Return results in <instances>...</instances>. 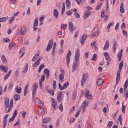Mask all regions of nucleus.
Returning a JSON list of instances; mask_svg holds the SVG:
<instances>
[{"mask_svg": "<svg viewBox=\"0 0 128 128\" xmlns=\"http://www.w3.org/2000/svg\"><path fill=\"white\" fill-rule=\"evenodd\" d=\"M4 107L6 112H10V110H12V108H14V100L12 99H11L10 103V99L8 98H5Z\"/></svg>", "mask_w": 128, "mask_h": 128, "instance_id": "1", "label": "nucleus"}, {"mask_svg": "<svg viewBox=\"0 0 128 128\" xmlns=\"http://www.w3.org/2000/svg\"><path fill=\"white\" fill-rule=\"evenodd\" d=\"M124 66V62H121L120 63L118 70L116 72V84H118V82L120 80V72L122 68Z\"/></svg>", "mask_w": 128, "mask_h": 128, "instance_id": "2", "label": "nucleus"}, {"mask_svg": "<svg viewBox=\"0 0 128 128\" xmlns=\"http://www.w3.org/2000/svg\"><path fill=\"white\" fill-rule=\"evenodd\" d=\"M38 89V86H36V84H34L32 86V98L34 100V96L36 94V90Z\"/></svg>", "mask_w": 128, "mask_h": 128, "instance_id": "3", "label": "nucleus"}, {"mask_svg": "<svg viewBox=\"0 0 128 128\" xmlns=\"http://www.w3.org/2000/svg\"><path fill=\"white\" fill-rule=\"evenodd\" d=\"M48 118H45L42 120V126L44 128H48V125L46 124H48Z\"/></svg>", "mask_w": 128, "mask_h": 128, "instance_id": "4", "label": "nucleus"}, {"mask_svg": "<svg viewBox=\"0 0 128 128\" xmlns=\"http://www.w3.org/2000/svg\"><path fill=\"white\" fill-rule=\"evenodd\" d=\"M72 56V52L70 50H68V52L66 56V64L68 66V64H70V56Z\"/></svg>", "mask_w": 128, "mask_h": 128, "instance_id": "5", "label": "nucleus"}, {"mask_svg": "<svg viewBox=\"0 0 128 128\" xmlns=\"http://www.w3.org/2000/svg\"><path fill=\"white\" fill-rule=\"evenodd\" d=\"M45 78L46 76L44 75H42L40 80H39V86L40 90H42L44 88V87L42 86V82L44 81Z\"/></svg>", "mask_w": 128, "mask_h": 128, "instance_id": "6", "label": "nucleus"}, {"mask_svg": "<svg viewBox=\"0 0 128 128\" xmlns=\"http://www.w3.org/2000/svg\"><path fill=\"white\" fill-rule=\"evenodd\" d=\"M85 98H88L89 100H92V95L90 94V90H86Z\"/></svg>", "mask_w": 128, "mask_h": 128, "instance_id": "7", "label": "nucleus"}, {"mask_svg": "<svg viewBox=\"0 0 128 128\" xmlns=\"http://www.w3.org/2000/svg\"><path fill=\"white\" fill-rule=\"evenodd\" d=\"M68 30L70 32H71L72 34V32H74V30H76L74 27V24H72V22H70L68 24Z\"/></svg>", "mask_w": 128, "mask_h": 128, "instance_id": "8", "label": "nucleus"}, {"mask_svg": "<svg viewBox=\"0 0 128 128\" xmlns=\"http://www.w3.org/2000/svg\"><path fill=\"white\" fill-rule=\"evenodd\" d=\"M38 18H36L34 19V30H38Z\"/></svg>", "mask_w": 128, "mask_h": 128, "instance_id": "9", "label": "nucleus"}, {"mask_svg": "<svg viewBox=\"0 0 128 128\" xmlns=\"http://www.w3.org/2000/svg\"><path fill=\"white\" fill-rule=\"evenodd\" d=\"M88 80V76H86L85 74H82V78L81 80V83H82V86H84V84L86 82V80Z\"/></svg>", "mask_w": 128, "mask_h": 128, "instance_id": "10", "label": "nucleus"}, {"mask_svg": "<svg viewBox=\"0 0 128 128\" xmlns=\"http://www.w3.org/2000/svg\"><path fill=\"white\" fill-rule=\"evenodd\" d=\"M80 58V49L77 48L75 54V61L78 62Z\"/></svg>", "mask_w": 128, "mask_h": 128, "instance_id": "11", "label": "nucleus"}, {"mask_svg": "<svg viewBox=\"0 0 128 128\" xmlns=\"http://www.w3.org/2000/svg\"><path fill=\"white\" fill-rule=\"evenodd\" d=\"M52 100V107L54 110H56V108H58V103L56 102V100H54V98H51Z\"/></svg>", "mask_w": 128, "mask_h": 128, "instance_id": "12", "label": "nucleus"}, {"mask_svg": "<svg viewBox=\"0 0 128 128\" xmlns=\"http://www.w3.org/2000/svg\"><path fill=\"white\" fill-rule=\"evenodd\" d=\"M86 38H88V36H86V35L84 34L82 36V40H80L81 44H82V46L84 44V42H86Z\"/></svg>", "mask_w": 128, "mask_h": 128, "instance_id": "13", "label": "nucleus"}, {"mask_svg": "<svg viewBox=\"0 0 128 128\" xmlns=\"http://www.w3.org/2000/svg\"><path fill=\"white\" fill-rule=\"evenodd\" d=\"M104 56H105V58L107 62H110V54L108 53L105 52L104 54Z\"/></svg>", "mask_w": 128, "mask_h": 128, "instance_id": "14", "label": "nucleus"}, {"mask_svg": "<svg viewBox=\"0 0 128 128\" xmlns=\"http://www.w3.org/2000/svg\"><path fill=\"white\" fill-rule=\"evenodd\" d=\"M90 16V10H86L84 14V20H86V18H88V17Z\"/></svg>", "mask_w": 128, "mask_h": 128, "instance_id": "15", "label": "nucleus"}, {"mask_svg": "<svg viewBox=\"0 0 128 128\" xmlns=\"http://www.w3.org/2000/svg\"><path fill=\"white\" fill-rule=\"evenodd\" d=\"M62 92H59L58 94L57 100L58 102H62Z\"/></svg>", "mask_w": 128, "mask_h": 128, "instance_id": "16", "label": "nucleus"}, {"mask_svg": "<svg viewBox=\"0 0 128 128\" xmlns=\"http://www.w3.org/2000/svg\"><path fill=\"white\" fill-rule=\"evenodd\" d=\"M109 46H110V41H108V40H107L103 48L104 50H108Z\"/></svg>", "mask_w": 128, "mask_h": 128, "instance_id": "17", "label": "nucleus"}, {"mask_svg": "<svg viewBox=\"0 0 128 128\" xmlns=\"http://www.w3.org/2000/svg\"><path fill=\"white\" fill-rule=\"evenodd\" d=\"M54 16L56 18H58V11L56 9L54 10Z\"/></svg>", "mask_w": 128, "mask_h": 128, "instance_id": "18", "label": "nucleus"}, {"mask_svg": "<svg viewBox=\"0 0 128 128\" xmlns=\"http://www.w3.org/2000/svg\"><path fill=\"white\" fill-rule=\"evenodd\" d=\"M78 68V64L77 62L74 63L72 66V72H74V70H76Z\"/></svg>", "mask_w": 128, "mask_h": 128, "instance_id": "19", "label": "nucleus"}, {"mask_svg": "<svg viewBox=\"0 0 128 128\" xmlns=\"http://www.w3.org/2000/svg\"><path fill=\"white\" fill-rule=\"evenodd\" d=\"M25 32H26V27L23 26L22 28L20 30V34H24Z\"/></svg>", "mask_w": 128, "mask_h": 128, "instance_id": "20", "label": "nucleus"}, {"mask_svg": "<svg viewBox=\"0 0 128 128\" xmlns=\"http://www.w3.org/2000/svg\"><path fill=\"white\" fill-rule=\"evenodd\" d=\"M40 52H37L32 59V62H35V60L38 58V56H40Z\"/></svg>", "mask_w": 128, "mask_h": 128, "instance_id": "21", "label": "nucleus"}, {"mask_svg": "<svg viewBox=\"0 0 128 128\" xmlns=\"http://www.w3.org/2000/svg\"><path fill=\"white\" fill-rule=\"evenodd\" d=\"M30 86V84H28L26 86L24 89V96H26V94H28V88Z\"/></svg>", "mask_w": 128, "mask_h": 128, "instance_id": "22", "label": "nucleus"}, {"mask_svg": "<svg viewBox=\"0 0 128 128\" xmlns=\"http://www.w3.org/2000/svg\"><path fill=\"white\" fill-rule=\"evenodd\" d=\"M102 84H104V80L100 78L97 82V85L98 86H100Z\"/></svg>", "mask_w": 128, "mask_h": 128, "instance_id": "23", "label": "nucleus"}, {"mask_svg": "<svg viewBox=\"0 0 128 128\" xmlns=\"http://www.w3.org/2000/svg\"><path fill=\"white\" fill-rule=\"evenodd\" d=\"M44 68H45L44 64H41L39 66L38 72L40 74V72H42V70H44Z\"/></svg>", "mask_w": 128, "mask_h": 128, "instance_id": "24", "label": "nucleus"}, {"mask_svg": "<svg viewBox=\"0 0 128 128\" xmlns=\"http://www.w3.org/2000/svg\"><path fill=\"white\" fill-rule=\"evenodd\" d=\"M88 106V101L85 100L82 104V108H86Z\"/></svg>", "mask_w": 128, "mask_h": 128, "instance_id": "25", "label": "nucleus"}, {"mask_svg": "<svg viewBox=\"0 0 128 128\" xmlns=\"http://www.w3.org/2000/svg\"><path fill=\"white\" fill-rule=\"evenodd\" d=\"M15 92L16 94H20L22 92V88H18V86H16L15 88Z\"/></svg>", "mask_w": 128, "mask_h": 128, "instance_id": "26", "label": "nucleus"}, {"mask_svg": "<svg viewBox=\"0 0 128 128\" xmlns=\"http://www.w3.org/2000/svg\"><path fill=\"white\" fill-rule=\"evenodd\" d=\"M120 12L121 14H124V3H122L120 6Z\"/></svg>", "mask_w": 128, "mask_h": 128, "instance_id": "27", "label": "nucleus"}, {"mask_svg": "<svg viewBox=\"0 0 128 128\" xmlns=\"http://www.w3.org/2000/svg\"><path fill=\"white\" fill-rule=\"evenodd\" d=\"M8 20V17H2L0 18V22H4Z\"/></svg>", "mask_w": 128, "mask_h": 128, "instance_id": "28", "label": "nucleus"}, {"mask_svg": "<svg viewBox=\"0 0 128 128\" xmlns=\"http://www.w3.org/2000/svg\"><path fill=\"white\" fill-rule=\"evenodd\" d=\"M10 74H12V70H10L8 74L5 76L4 78V80H8V78H10Z\"/></svg>", "mask_w": 128, "mask_h": 128, "instance_id": "29", "label": "nucleus"}, {"mask_svg": "<svg viewBox=\"0 0 128 128\" xmlns=\"http://www.w3.org/2000/svg\"><path fill=\"white\" fill-rule=\"evenodd\" d=\"M54 44V40H50L49 42L48 43V49L50 50L52 48V45Z\"/></svg>", "mask_w": 128, "mask_h": 128, "instance_id": "30", "label": "nucleus"}, {"mask_svg": "<svg viewBox=\"0 0 128 128\" xmlns=\"http://www.w3.org/2000/svg\"><path fill=\"white\" fill-rule=\"evenodd\" d=\"M44 74L47 76V78H48V68H44Z\"/></svg>", "mask_w": 128, "mask_h": 128, "instance_id": "31", "label": "nucleus"}, {"mask_svg": "<svg viewBox=\"0 0 128 128\" xmlns=\"http://www.w3.org/2000/svg\"><path fill=\"white\" fill-rule=\"evenodd\" d=\"M118 62H120L122 60V52H119L118 54Z\"/></svg>", "mask_w": 128, "mask_h": 128, "instance_id": "32", "label": "nucleus"}, {"mask_svg": "<svg viewBox=\"0 0 128 128\" xmlns=\"http://www.w3.org/2000/svg\"><path fill=\"white\" fill-rule=\"evenodd\" d=\"M56 42H54L52 48V54H54L56 52Z\"/></svg>", "mask_w": 128, "mask_h": 128, "instance_id": "33", "label": "nucleus"}, {"mask_svg": "<svg viewBox=\"0 0 128 128\" xmlns=\"http://www.w3.org/2000/svg\"><path fill=\"white\" fill-rule=\"evenodd\" d=\"M0 68L4 72H8V68H6L4 66L2 65L0 66Z\"/></svg>", "mask_w": 128, "mask_h": 128, "instance_id": "34", "label": "nucleus"}, {"mask_svg": "<svg viewBox=\"0 0 128 128\" xmlns=\"http://www.w3.org/2000/svg\"><path fill=\"white\" fill-rule=\"evenodd\" d=\"M62 14H64V12H66V4H64V2L63 3L62 5Z\"/></svg>", "mask_w": 128, "mask_h": 128, "instance_id": "35", "label": "nucleus"}, {"mask_svg": "<svg viewBox=\"0 0 128 128\" xmlns=\"http://www.w3.org/2000/svg\"><path fill=\"white\" fill-rule=\"evenodd\" d=\"M68 86H70V82H66L64 83L63 85V90H66V88Z\"/></svg>", "mask_w": 128, "mask_h": 128, "instance_id": "36", "label": "nucleus"}, {"mask_svg": "<svg viewBox=\"0 0 128 128\" xmlns=\"http://www.w3.org/2000/svg\"><path fill=\"white\" fill-rule=\"evenodd\" d=\"M20 98V96L18 94L14 96V100H18Z\"/></svg>", "mask_w": 128, "mask_h": 128, "instance_id": "37", "label": "nucleus"}, {"mask_svg": "<svg viewBox=\"0 0 128 128\" xmlns=\"http://www.w3.org/2000/svg\"><path fill=\"white\" fill-rule=\"evenodd\" d=\"M2 62H4V64H6V56H4V55H2Z\"/></svg>", "mask_w": 128, "mask_h": 128, "instance_id": "38", "label": "nucleus"}, {"mask_svg": "<svg viewBox=\"0 0 128 128\" xmlns=\"http://www.w3.org/2000/svg\"><path fill=\"white\" fill-rule=\"evenodd\" d=\"M59 110L60 112L64 111V106H62V102L59 105Z\"/></svg>", "mask_w": 128, "mask_h": 128, "instance_id": "39", "label": "nucleus"}, {"mask_svg": "<svg viewBox=\"0 0 128 128\" xmlns=\"http://www.w3.org/2000/svg\"><path fill=\"white\" fill-rule=\"evenodd\" d=\"M6 118H4L3 121V128H6Z\"/></svg>", "mask_w": 128, "mask_h": 128, "instance_id": "40", "label": "nucleus"}, {"mask_svg": "<svg viewBox=\"0 0 128 128\" xmlns=\"http://www.w3.org/2000/svg\"><path fill=\"white\" fill-rule=\"evenodd\" d=\"M102 5V4L100 3L98 4V5L96 6V10H98L100 8V6Z\"/></svg>", "mask_w": 128, "mask_h": 128, "instance_id": "41", "label": "nucleus"}, {"mask_svg": "<svg viewBox=\"0 0 128 128\" xmlns=\"http://www.w3.org/2000/svg\"><path fill=\"white\" fill-rule=\"evenodd\" d=\"M97 57H98V55H96V54H94L92 58V60H94V62H96V60Z\"/></svg>", "mask_w": 128, "mask_h": 128, "instance_id": "42", "label": "nucleus"}, {"mask_svg": "<svg viewBox=\"0 0 128 128\" xmlns=\"http://www.w3.org/2000/svg\"><path fill=\"white\" fill-rule=\"evenodd\" d=\"M48 92L50 94H51V96H54V90H49Z\"/></svg>", "mask_w": 128, "mask_h": 128, "instance_id": "43", "label": "nucleus"}, {"mask_svg": "<svg viewBox=\"0 0 128 128\" xmlns=\"http://www.w3.org/2000/svg\"><path fill=\"white\" fill-rule=\"evenodd\" d=\"M114 26V22H110L108 25L107 26V30H110V26Z\"/></svg>", "mask_w": 128, "mask_h": 128, "instance_id": "44", "label": "nucleus"}, {"mask_svg": "<svg viewBox=\"0 0 128 128\" xmlns=\"http://www.w3.org/2000/svg\"><path fill=\"white\" fill-rule=\"evenodd\" d=\"M116 42H114L113 46V50L114 52H116Z\"/></svg>", "mask_w": 128, "mask_h": 128, "instance_id": "45", "label": "nucleus"}, {"mask_svg": "<svg viewBox=\"0 0 128 128\" xmlns=\"http://www.w3.org/2000/svg\"><path fill=\"white\" fill-rule=\"evenodd\" d=\"M38 64H40L38 61H36L33 64V66L34 68H36V66H38Z\"/></svg>", "mask_w": 128, "mask_h": 128, "instance_id": "46", "label": "nucleus"}, {"mask_svg": "<svg viewBox=\"0 0 128 128\" xmlns=\"http://www.w3.org/2000/svg\"><path fill=\"white\" fill-rule=\"evenodd\" d=\"M66 4L68 8H70V0H66Z\"/></svg>", "mask_w": 128, "mask_h": 128, "instance_id": "47", "label": "nucleus"}, {"mask_svg": "<svg viewBox=\"0 0 128 128\" xmlns=\"http://www.w3.org/2000/svg\"><path fill=\"white\" fill-rule=\"evenodd\" d=\"M112 124H113L112 121H110L108 123V127L109 128H112Z\"/></svg>", "mask_w": 128, "mask_h": 128, "instance_id": "48", "label": "nucleus"}, {"mask_svg": "<svg viewBox=\"0 0 128 128\" xmlns=\"http://www.w3.org/2000/svg\"><path fill=\"white\" fill-rule=\"evenodd\" d=\"M59 78L60 80H64V74H61L60 76H59Z\"/></svg>", "mask_w": 128, "mask_h": 128, "instance_id": "49", "label": "nucleus"}, {"mask_svg": "<svg viewBox=\"0 0 128 128\" xmlns=\"http://www.w3.org/2000/svg\"><path fill=\"white\" fill-rule=\"evenodd\" d=\"M76 92L74 91L73 92L72 98V100H76Z\"/></svg>", "mask_w": 128, "mask_h": 128, "instance_id": "50", "label": "nucleus"}, {"mask_svg": "<svg viewBox=\"0 0 128 128\" xmlns=\"http://www.w3.org/2000/svg\"><path fill=\"white\" fill-rule=\"evenodd\" d=\"M126 106L124 105H123L122 106V112H123V114H124V112H126Z\"/></svg>", "mask_w": 128, "mask_h": 128, "instance_id": "51", "label": "nucleus"}, {"mask_svg": "<svg viewBox=\"0 0 128 128\" xmlns=\"http://www.w3.org/2000/svg\"><path fill=\"white\" fill-rule=\"evenodd\" d=\"M28 64H27V65L25 68V70H22V72H24V74H26V72H28Z\"/></svg>", "mask_w": 128, "mask_h": 128, "instance_id": "52", "label": "nucleus"}, {"mask_svg": "<svg viewBox=\"0 0 128 128\" xmlns=\"http://www.w3.org/2000/svg\"><path fill=\"white\" fill-rule=\"evenodd\" d=\"M14 118H16V117L12 116L8 120V122H14Z\"/></svg>", "mask_w": 128, "mask_h": 128, "instance_id": "53", "label": "nucleus"}, {"mask_svg": "<svg viewBox=\"0 0 128 128\" xmlns=\"http://www.w3.org/2000/svg\"><path fill=\"white\" fill-rule=\"evenodd\" d=\"M36 104H42V101H40V100H36Z\"/></svg>", "mask_w": 128, "mask_h": 128, "instance_id": "54", "label": "nucleus"}, {"mask_svg": "<svg viewBox=\"0 0 128 128\" xmlns=\"http://www.w3.org/2000/svg\"><path fill=\"white\" fill-rule=\"evenodd\" d=\"M3 42H10V38H3Z\"/></svg>", "mask_w": 128, "mask_h": 128, "instance_id": "55", "label": "nucleus"}, {"mask_svg": "<svg viewBox=\"0 0 128 128\" xmlns=\"http://www.w3.org/2000/svg\"><path fill=\"white\" fill-rule=\"evenodd\" d=\"M80 110H78L75 115V118H78L80 116Z\"/></svg>", "mask_w": 128, "mask_h": 128, "instance_id": "56", "label": "nucleus"}, {"mask_svg": "<svg viewBox=\"0 0 128 128\" xmlns=\"http://www.w3.org/2000/svg\"><path fill=\"white\" fill-rule=\"evenodd\" d=\"M26 112L24 110H23L22 112V116L24 118H26Z\"/></svg>", "mask_w": 128, "mask_h": 128, "instance_id": "57", "label": "nucleus"}, {"mask_svg": "<svg viewBox=\"0 0 128 128\" xmlns=\"http://www.w3.org/2000/svg\"><path fill=\"white\" fill-rule=\"evenodd\" d=\"M56 80H54L53 82V88H54V90H56Z\"/></svg>", "mask_w": 128, "mask_h": 128, "instance_id": "58", "label": "nucleus"}, {"mask_svg": "<svg viewBox=\"0 0 128 128\" xmlns=\"http://www.w3.org/2000/svg\"><path fill=\"white\" fill-rule=\"evenodd\" d=\"M74 16H76V18H80V14L75 12L74 13Z\"/></svg>", "mask_w": 128, "mask_h": 128, "instance_id": "59", "label": "nucleus"}, {"mask_svg": "<svg viewBox=\"0 0 128 128\" xmlns=\"http://www.w3.org/2000/svg\"><path fill=\"white\" fill-rule=\"evenodd\" d=\"M18 114V110H16L14 112V113L12 115L13 116H14V118H16V116Z\"/></svg>", "mask_w": 128, "mask_h": 128, "instance_id": "60", "label": "nucleus"}, {"mask_svg": "<svg viewBox=\"0 0 128 128\" xmlns=\"http://www.w3.org/2000/svg\"><path fill=\"white\" fill-rule=\"evenodd\" d=\"M108 105H107L106 107H104L103 108V112H106L108 110Z\"/></svg>", "mask_w": 128, "mask_h": 128, "instance_id": "61", "label": "nucleus"}, {"mask_svg": "<svg viewBox=\"0 0 128 128\" xmlns=\"http://www.w3.org/2000/svg\"><path fill=\"white\" fill-rule=\"evenodd\" d=\"M105 16H106V15L104 14V11L102 10V12H101V18H104Z\"/></svg>", "mask_w": 128, "mask_h": 128, "instance_id": "62", "label": "nucleus"}, {"mask_svg": "<svg viewBox=\"0 0 128 128\" xmlns=\"http://www.w3.org/2000/svg\"><path fill=\"white\" fill-rule=\"evenodd\" d=\"M76 120V119L74 118H71L70 120V124H72Z\"/></svg>", "mask_w": 128, "mask_h": 128, "instance_id": "63", "label": "nucleus"}, {"mask_svg": "<svg viewBox=\"0 0 128 128\" xmlns=\"http://www.w3.org/2000/svg\"><path fill=\"white\" fill-rule=\"evenodd\" d=\"M72 14V10L66 12L67 16H71Z\"/></svg>", "mask_w": 128, "mask_h": 128, "instance_id": "64", "label": "nucleus"}]
</instances>
